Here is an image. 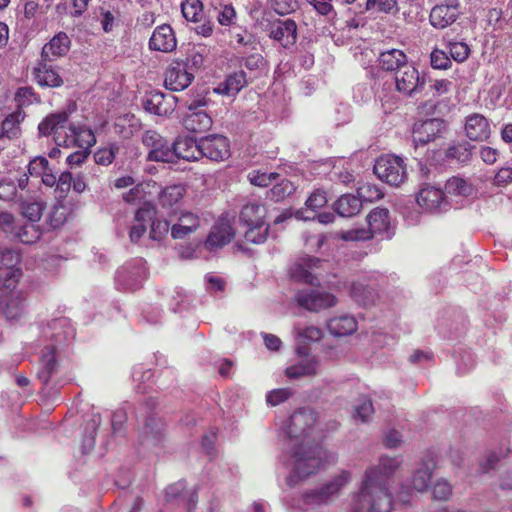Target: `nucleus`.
Returning <instances> with one entry per match:
<instances>
[{
    "instance_id": "f257e3e1",
    "label": "nucleus",
    "mask_w": 512,
    "mask_h": 512,
    "mask_svg": "<svg viewBox=\"0 0 512 512\" xmlns=\"http://www.w3.org/2000/svg\"><path fill=\"white\" fill-rule=\"evenodd\" d=\"M400 464L398 457L382 456L377 466L368 468L360 491L351 498L348 512H390L393 498L389 479Z\"/></svg>"
},
{
    "instance_id": "f03ea898",
    "label": "nucleus",
    "mask_w": 512,
    "mask_h": 512,
    "mask_svg": "<svg viewBox=\"0 0 512 512\" xmlns=\"http://www.w3.org/2000/svg\"><path fill=\"white\" fill-rule=\"evenodd\" d=\"M41 136H52L57 146L88 150L96 143L94 132L86 126H76L69 122V114L60 111L47 115L38 125Z\"/></svg>"
},
{
    "instance_id": "7ed1b4c3",
    "label": "nucleus",
    "mask_w": 512,
    "mask_h": 512,
    "mask_svg": "<svg viewBox=\"0 0 512 512\" xmlns=\"http://www.w3.org/2000/svg\"><path fill=\"white\" fill-rule=\"evenodd\" d=\"M324 450L320 443H293L290 448L292 472L287 481L290 486L316 474L323 463Z\"/></svg>"
},
{
    "instance_id": "20e7f679",
    "label": "nucleus",
    "mask_w": 512,
    "mask_h": 512,
    "mask_svg": "<svg viewBox=\"0 0 512 512\" xmlns=\"http://www.w3.org/2000/svg\"><path fill=\"white\" fill-rule=\"evenodd\" d=\"M285 431L293 443H319L322 437L318 429L317 414L308 408L295 411L290 416Z\"/></svg>"
},
{
    "instance_id": "39448f33",
    "label": "nucleus",
    "mask_w": 512,
    "mask_h": 512,
    "mask_svg": "<svg viewBox=\"0 0 512 512\" xmlns=\"http://www.w3.org/2000/svg\"><path fill=\"white\" fill-rule=\"evenodd\" d=\"M351 480V472L341 470L319 487L306 491L303 494V502L312 507L329 505L341 495Z\"/></svg>"
},
{
    "instance_id": "423d86ee",
    "label": "nucleus",
    "mask_w": 512,
    "mask_h": 512,
    "mask_svg": "<svg viewBox=\"0 0 512 512\" xmlns=\"http://www.w3.org/2000/svg\"><path fill=\"white\" fill-rule=\"evenodd\" d=\"M21 270H12L0 286V315L8 320L18 319L24 312L25 294L17 290Z\"/></svg>"
},
{
    "instance_id": "0eeeda50",
    "label": "nucleus",
    "mask_w": 512,
    "mask_h": 512,
    "mask_svg": "<svg viewBox=\"0 0 512 512\" xmlns=\"http://www.w3.org/2000/svg\"><path fill=\"white\" fill-rule=\"evenodd\" d=\"M266 209L263 205L252 202L244 205L239 214V220L247 230L244 237L253 244H262L266 241L269 225L265 223Z\"/></svg>"
},
{
    "instance_id": "6e6552de",
    "label": "nucleus",
    "mask_w": 512,
    "mask_h": 512,
    "mask_svg": "<svg viewBox=\"0 0 512 512\" xmlns=\"http://www.w3.org/2000/svg\"><path fill=\"white\" fill-rule=\"evenodd\" d=\"M368 229L355 228L341 231L339 236L344 241H364L373 238L376 234L387 233L390 225L389 210L387 208L377 207L373 209L366 217Z\"/></svg>"
},
{
    "instance_id": "1a4fd4ad",
    "label": "nucleus",
    "mask_w": 512,
    "mask_h": 512,
    "mask_svg": "<svg viewBox=\"0 0 512 512\" xmlns=\"http://www.w3.org/2000/svg\"><path fill=\"white\" fill-rule=\"evenodd\" d=\"M374 174L391 186H399L407 179L404 159L396 155L380 156L373 167Z\"/></svg>"
},
{
    "instance_id": "9d476101",
    "label": "nucleus",
    "mask_w": 512,
    "mask_h": 512,
    "mask_svg": "<svg viewBox=\"0 0 512 512\" xmlns=\"http://www.w3.org/2000/svg\"><path fill=\"white\" fill-rule=\"evenodd\" d=\"M146 278V262L142 258H136L120 267L115 279L119 289L135 291L142 287Z\"/></svg>"
},
{
    "instance_id": "9b49d317",
    "label": "nucleus",
    "mask_w": 512,
    "mask_h": 512,
    "mask_svg": "<svg viewBox=\"0 0 512 512\" xmlns=\"http://www.w3.org/2000/svg\"><path fill=\"white\" fill-rule=\"evenodd\" d=\"M390 70L394 71L398 91L407 95L422 90L426 84V72L419 71L416 66H396Z\"/></svg>"
},
{
    "instance_id": "f8f14e48",
    "label": "nucleus",
    "mask_w": 512,
    "mask_h": 512,
    "mask_svg": "<svg viewBox=\"0 0 512 512\" xmlns=\"http://www.w3.org/2000/svg\"><path fill=\"white\" fill-rule=\"evenodd\" d=\"M142 143L149 150L147 160L173 163L172 144L157 131H145L142 135Z\"/></svg>"
},
{
    "instance_id": "ddd939ff",
    "label": "nucleus",
    "mask_w": 512,
    "mask_h": 512,
    "mask_svg": "<svg viewBox=\"0 0 512 512\" xmlns=\"http://www.w3.org/2000/svg\"><path fill=\"white\" fill-rule=\"evenodd\" d=\"M156 405L157 401L153 398H149L143 405V410L147 415L140 430V439L143 443L151 445L158 444L164 435V422L155 414L150 413Z\"/></svg>"
},
{
    "instance_id": "4468645a",
    "label": "nucleus",
    "mask_w": 512,
    "mask_h": 512,
    "mask_svg": "<svg viewBox=\"0 0 512 512\" xmlns=\"http://www.w3.org/2000/svg\"><path fill=\"white\" fill-rule=\"evenodd\" d=\"M295 300L300 307L312 312L333 307L337 303L333 294L316 289L298 291Z\"/></svg>"
},
{
    "instance_id": "2eb2a0df",
    "label": "nucleus",
    "mask_w": 512,
    "mask_h": 512,
    "mask_svg": "<svg viewBox=\"0 0 512 512\" xmlns=\"http://www.w3.org/2000/svg\"><path fill=\"white\" fill-rule=\"evenodd\" d=\"M234 236L235 230L231 219L226 215H222L211 227L204 243L205 248L209 251H217L229 244Z\"/></svg>"
},
{
    "instance_id": "dca6fc26",
    "label": "nucleus",
    "mask_w": 512,
    "mask_h": 512,
    "mask_svg": "<svg viewBox=\"0 0 512 512\" xmlns=\"http://www.w3.org/2000/svg\"><path fill=\"white\" fill-rule=\"evenodd\" d=\"M200 158L224 161L230 156V143L227 137L213 134L199 140Z\"/></svg>"
},
{
    "instance_id": "f3484780",
    "label": "nucleus",
    "mask_w": 512,
    "mask_h": 512,
    "mask_svg": "<svg viewBox=\"0 0 512 512\" xmlns=\"http://www.w3.org/2000/svg\"><path fill=\"white\" fill-rule=\"evenodd\" d=\"M446 130V124L442 119L432 118L423 122L415 123L412 137L415 146L426 145L430 141L440 137Z\"/></svg>"
},
{
    "instance_id": "a211bd4d",
    "label": "nucleus",
    "mask_w": 512,
    "mask_h": 512,
    "mask_svg": "<svg viewBox=\"0 0 512 512\" xmlns=\"http://www.w3.org/2000/svg\"><path fill=\"white\" fill-rule=\"evenodd\" d=\"M322 261L315 257H303L293 264L290 268V276L298 282L310 285L318 284L317 269L321 266Z\"/></svg>"
},
{
    "instance_id": "6ab92c4d",
    "label": "nucleus",
    "mask_w": 512,
    "mask_h": 512,
    "mask_svg": "<svg viewBox=\"0 0 512 512\" xmlns=\"http://www.w3.org/2000/svg\"><path fill=\"white\" fill-rule=\"evenodd\" d=\"M196 66H171L165 72L164 85L171 91H182L194 80Z\"/></svg>"
},
{
    "instance_id": "aec40b11",
    "label": "nucleus",
    "mask_w": 512,
    "mask_h": 512,
    "mask_svg": "<svg viewBox=\"0 0 512 512\" xmlns=\"http://www.w3.org/2000/svg\"><path fill=\"white\" fill-rule=\"evenodd\" d=\"M416 201L420 207L429 212L439 211L442 206H446L442 189L427 183L421 186Z\"/></svg>"
},
{
    "instance_id": "412c9836",
    "label": "nucleus",
    "mask_w": 512,
    "mask_h": 512,
    "mask_svg": "<svg viewBox=\"0 0 512 512\" xmlns=\"http://www.w3.org/2000/svg\"><path fill=\"white\" fill-rule=\"evenodd\" d=\"M235 42L240 45L239 53L242 55L245 64H259L263 60L262 47L253 35L244 32L234 36Z\"/></svg>"
},
{
    "instance_id": "4be33fe9",
    "label": "nucleus",
    "mask_w": 512,
    "mask_h": 512,
    "mask_svg": "<svg viewBox=\"0 0 512 512\" xmlns=\"http://www.w3.org/2000/svg\"><path fill=\"white\" fill-rule=\"evenodd\" d=\"M465 133L472 141H486L491 135L488 119L480 113H472L465 119Z\"/></svg>"
},
{
    "instance_id": "5701e85b",
    "label": "nucleus",
    "mask_w": 512,
    "mask_h": 512,
    "mask_svg": "<svg viewBox=\"0 0 512 512\" xmlns=\"http://www.w3.org/2000/svg\"><path fill=\"white\" fill-rule=\"evenodd\" d=\"M173 163L179 159L197 161L200 159L199 141L191 137H178L172 143Z\"/></svg>"
},
{
    "instance_id": "b1692460",
    "label": "nucleus",
    "mask_w": 512,
    "mask_h": 512,
    "mask_svg": "<svg viewBox=\"0 0 512 512\" xmlns=\"http://www.w3.org/2000/svg\"><path fill=\"white\" fill-rule=\"evenodd\" d=\"M297 26L293 20H278L271 24L270 37L283 47H289L296 42Z\"/></svg>"
},
{
    "instance_id": "393cba45",
    "label": "nucleus",
    "mask_w": 512,
    "mask_h": 512,
    "mask_svg": "<svg viewBox=\"0 0 512 512\" xmlns=\"http://www.w3.org/2000/svg\"><path fill=\"white\" fill-rule=\"evenodd\" d=\"M200 226L199 216L190 211H181L178 222L171 227L173 239H183L195 232Z\"/></svg>"
},
{
    "instance_id": "a878e982",
    "label": "nucleus",
    "mask_w": 512,
    "mask_h": 512,
    "mask_svg": "<svg viewBox=\"0 0 512 512\" xmlns=\"http://www.w3.org/2000/svg\"><path fill=\"white\" fill-rule=\"evenodd\" d=\"M70 39L64 32L56 34L42 48V57L44 61L52 62L58 57L65 55L70 48Z\"/></svg>"
},
{
    "instance_id": "bb28decb",
    "label": "nucleus",
    "mask_w": 512,
    "mask_h": 512,
    "mask_svg": "<svg viewBox=\"0 0 512 512\" xmlns=\"http://www.w3.org/2000/svg\"><path fill=\"white\" fill-rule=\"evenodd\" d=\"M149 46L153 50L161 52L172 51L176 47V38L169 25L157 27L149 41Z\"/></svg>"
},
{
    "instance_id": "cd10ccee",
    "label": "nucleus",
    "mask_w": 512,
    "mask_h": 512,
    "mask_svg": "<svg viewBox=\"0 0 512 512\" xmlns=\"http://www.w3.org/2000/svg\"><path fill=\"white\" fill-rule=\"evenodd\" d=\"M349 295L359 306L369 307L375 304L378 293L376 289L365 281L353 282Z\"/></svg>"
},
{
    "instance_id": "c85d7f7f",
    "label": "nucleus",
    "mask_w": 512,
    "mask_h": 512,
    "mask_svg": "<svg viewBox=\"0 0 512 512\" xmlns=\"http://www.w3.org/2000/svg\"><path fill=\"white\" fill-rule=\"evenodd\" d=\"M436 468V460L432 454L427 455L421 463V467L418 468L413 474L411 485L412 488L418 492L426 490L434 469Z\"/></svg>"
},
{
    "instance_id": "c756f323",
    "label": "nucleus",
    "mask_w": 512,
    "mask_h": 512,
    "mask_svg": "<svg viewBox=\"0 0 512 512\" xmlns=\"http://www.w3.org/2000/svg\"><path fill=\"white\" fill-rule=\"evenodd\" d=\"M56 349V345L47 346L41 355L40 369L37 376L45 385L50 381L52 376L58 372L59 365L55 357Z\"/></svg>"
},
{
    "instance_id": "7c9ffc66",
    "label": "nucleus",
    "mask_w": 512,
    "mask_h": 512,
    "mask_svg": "<svg viewBox=\"0 0 512 512\" xmlns=\"http://www.w3.org/2000/svg\"><path fill=\"white\" fill-rule=\"evenodd\" d=\"M459 16L457 7L451 5L435 6L429 16L430 23L433 27L444 29L454 23Z\"/></svg>"
},
{
    "instance_id": "2f4dec72",
    "label": "nucleus",
    "mask_w": 512,
    "mask_h": 512,
    "mask_svg": "<svg viewBox=\"0 0 512 512\" xmlns=\"http://www.w3.org/2000/svg\"><path fill=\"white\" fill-rule=\"evenodd\" d=\"M333 208L341 217H352L361 211L362 201L358 194H344L335 201Z\"/></svg>"
},
{
    "instance_id": "473e14b6",
    "label": "nucleus",
    "mask_w": 512,
    "mask_h": 512,
    "mask_svg": "<svg viewBox=\"0 0 512 512\" xmlns=\"http://www.w3.org/2000/svg\"><path fill=\"white\" fill-rule=\"evenodd\" d=\"M319 361L316 357L305 358L298 363L289 366L285 370V375L290 379H299L305 376H314L317 374Z\"/></svg>"
},
{
    "instance_id": "72a5a7b5",
    "label": "nucleus",
    "mask_w": 512,
    "mask_h": 512,
    "mask_svg": "<svg viewBox=\"0 0 512 512\" xmlns=\"http://www.w3.org/2000/svg\"><path fill=\"white\" fill-rule=\"evenodd\" d=\"M327 328L335 336H347L357 330V321L351 315L336 316L328 321Z\"/></svg>"
},
{
    "instance_id": "f704fd0d",
    "label": "nucleus",
    "mask_w": 512,
    "mask_h": 512,
    "mask_svg": "<svg viewBox=\"0 0 512 512\" xmlns=\"http://www.w3.org/2000/svg\"><path fill=\"white\" fill-rule=\"evenodd\" d=\"M33 76L42 87H59L63 84L62 77L53 66H34Z\"/></svg>"
},
{
    "instance_id": "c9c22d12",
    "label": "nucleus",
    "mask_w": 512,
    "mask_h": 512,
    "mask_svg": "<svg viewBox=\"0 0 512 512\" xmlns=\"http://www.w3.org/2000/svg\"><path fill=\"white\" fill-rule=\"evenodd\" d=\"M246 83L245 73L240 71L229 75L225 81L219 83L213 91L225 96H235Z\"/></svg>"
},
{
    "instance_id": "e433bc0d",
    "label": "nucleus",
    "mask_w": 512,
    "mask_h": 512,
    "mask_svg": "<svg viewBox=\"0 0 512 512\" xmlns=\"http://www.w3.org/2000/svg\"><path fill=\"white\" fill-rule=\"evenodd\" d=\"M212 123V118L204 111L188 113L183 119L185 129L193 133L206 132Z\"/></svg>"
},
{
    "instance_id": "4c0bfd02",
    "label": "nucleus",
    "mask_w": 512,
    "mask_h": 512,
    "mask_svg": "<svg viewBox=\"0 0 512 512\" xmlns=\"http://www.w3.org/2000/svg\"><path fill=\"white\" fill-rule=\"evenodd\" d=\"M185 193L186 189L182 184L168 185L160 191L158 202L162 208L169 209L178 204Z\"/></svg>"
},
{
    "instance_id": "58836bf2",
    "label": "nucleus",
    "mask_w": 512,
    "mask_h": 512,
    "mask_svg": "<svg viewBox=\"0 0 512 512\" xmlns=\"http://www.w3.org/2000/svg\"><path fill=\"white\" fill-rule=\"evenodd\" d=\"M25 117L24 112L21 109L9 114L2 121V135L9 138H18L20 136V123Z\"/></svg>"
},
{
    "instance_id": "ea45409f",
    "label": "nucleus",
    "mask_w": 512,
    "mask_h": 512,
    "mask_svg": "<svg viewBox=\"0 0 512 512\" xmlns=\"http://www.w3.org/2000/svg\"><path fill=\"white\" fill-rule=\"evenodd\" d=\"M12 236L23 244L35 243L41 237L39 227L32 222L18 224Z\"/></svg>"
},
{
    "instance_id": "a19ab883",
    "label": "nucleus",
    "mask_w": 512,
    "mask_h": 512,
    "mask_svg": "<svg viewBox=\"0 0 512 512\" xmlns=\"http://www.w3.org/2000/svg\"><path fill=\"white\" fill-rule=\"evenodd\" d=\"M445 189L448 194L468 197L473 193V186L464 178L453 176L446 182Z\"/></svg>"
},
{
    "instance_id": "79ce46f5",
    "label": "nucleus",
    "mask_w": 512,
    "mask_h": 512,
    "mask_svg": "<svg viewBox=\"0 0 512 512\" xmlns=\"http://www.w3.org/2000/svg\"><path fill=\"white\" fill-rule=\"evenodd\" d=\"M473 146L468 142H462L450 146L446 151V158L466 164L471 160Z\"/></svg>"
},
{
    "instance_id": "37998d69",
    "label": "nucleus",
    "mask_w": 512,
    "mask_h": 512,
    "mask_svg": "<svg viewBox=\"0 0 512 512\" xmlns=\"http://www.w3.org/2000/svg\"><path fill=\"white\" fill-rule=\"evenodd\" d=\"M294 184L288 179H281L267 192L266 197L274 202H281L295 191Z\"/></svg>"
},
{
    "instance_id": "c03bdc74",
    "label": "nucleus",
    "mask_w": 512,
    "mask_h": 512,
    "mask_svg": "<svg viewBox=\"0 0 512 512\" xmlns=\"http://www.w3.org/2000/svg\"><path fill=\"white\" fill-rule=\"evenodd\" d=\"M306 2L313 7L318 15L325 17L331 24L336 25L338 23V12L332 3L320 0H306Z\"/></svg>"
},
{
    "instance_id": "a18cd8bd",
    "label": "nucleus",
    "mask_w": 512,
    "mask_h": 512,
    "mask_svg": "<svg viewBox=\"0 0 512 512\" xmlns=\"http://www.w3.org/2000/svg\"><path fill=\"white\" fill-rule=\"evenodd\" d=\"M44 209L45 203L37 199L33 201H23L21 204L23 216L32 223H36L40 220Z\"/></svg>"
},
{
    "instance_id": "49530a36",
    "label": "nucleus",
    "mask_w": 512,
    "mask_h": 512,
    "mask_svg": "<svg viewBox=\"0 0 512 512\" xmlns=\"http://www.w3.org/2000/svg\"><path fill=\"white\" fill-rule=\"evenodd\" d=\"M19 262V255L9 249H5L0 252V277H7V274L16 270L14 266Z\"/></svg>"
},
{
    "instance_id": "de8ad7c7",
    "label": "nucleus",
    "mask_w": 512,
    "mask_h": 512,
    "mask_svg": "<svg viewBox=\"0 0 512 512\" xmlns=\"http://www.w3.org/2000/svg\"><path fill=\"white\" fill-rule=\"evenodd\" d=\"M183 17L187 21L198 22L202 16L200 0H185L181 5Z\"/></svg>"
},
{
    "instance_id": "09e8293b",
    "label": "nucleus",
    "mask_w": 512,
    "mask_h": 512,
    "mask_svg": "<svg viewBox=\"0 0 512 512\" xmlns=\"http://www.w3.org/2000/svg\"><path fill=\"white\" fill-rule=\"evenodd\" d=\"M373 414L374 407L372 401L366 397L359 399L358 404L354 408L353 417L363 423H367Z\"/></svg>"
},
{
    "instance_id": "8fccbe9b",
    "label": "nucleus",
    "mask_w": 512,
    "mask_h": 512,
    "mask_svg": "<svg viewBox=\"0 0 512 512\" xmlns=\"http://www.w3.org/2000/svg\"><path fill=\"white\" fill-rule=\"evenodd\" d=\"M119 152V146L115 143L107 147L100 148L94 153V160L97 164L107 166L110 165L115 159L116 154Z\"/></svg>"
},
{
    "instance_id": "3c124183",
    "label": "nucleus",
    "mask_w": 512,
    "mask_h": 512,
    "mask_svg": "<svg viewBox=\"0 0 512 512\" xmlns=\"http://www.w3.org/2000/svg\"><path fill=\"white\" fill-rule=\"evenodd\" d=\"M447 50L449 58L458 63L465 61L470 53L469 46L464 42H450Z\"/></svg>"
},
{
    "instance_id": "603ef678",
    "label": "nucleus",
    "mask_w": 512,
    "mask_h": 512,
    "mask_svg": "<svg viewBox=\"0 0 512 512\" xmlns=\"http://www.w3.org/2000/svg\"><path fill=\"white\" fill-rule=\"evenodd\" d=\"M159 104L156 106V114L158 116H169L173 113L176 105V97L165 95L158 91Z\"/></svg>"
},
{
    "instance_id": "864d4df0",
    "label": "nucleus",
    "mask_w": 512,
    "mask_h": 512,
    "mask_svg": "<svg viewBox=\"0 0 512 512\" xmlns=\"http://www.w3.org/2000/svg\"><path fill=\"white\" fill-rule=\"evenodd\" d=\"M377 7L379 12L396 14L398 12L397 0H367L365 10Z\"/></svg>"
},
{
    "instance_id": "5fc2aeb1",
    "label": "nucleus",
    "mask_w": 512,
    "mask_h": 512,
    "mask_svg": "<svg viewBox=\"0 0 512 512\" xmlns=\"http://www.w3.org/2000/svg\"><path fill=\"white\" fill-rule=\"evenodd\" d=\"M250 183L259 186V187H267L272 182L277 181L279 178V174L272 172V173H265V172H259L254 171L249 174L248 176Z\"/></svg>"
},
{
    "instance_id": "6e6d98bb",
    "label": "nucleus",
    "mask_w": 512,
    "mask_h": 512,
    "mask_svg": "<svg viewBox=\"0 0 512 512\" xmlns=\"http://www.w3.org/2000/svg\"><path fill=\"white\" fill-rule=\"evenodd\" d=\"M170 224L164 219H154L151 223L149 237L155 241H161L169 232Z\"/></svg>"
},
{
    "instance_id": "4d7b16f0",
    "label": "nucleus",
    "mask_w": 512,
    "mask_h": 512,
    "mask_svg": "<svg viewBox=\"0 0 512 512\" xmlns=\"http://www.w3.org/2000/svg\"><path fill=\"white\" fill-rule=\"evenodd\" d=\"M406 62V55L398 49L384 51L379 56V64H406Z\"/></svg>"
},
{
    "instance_id": "13d9d810",
    "label": "nucleus",
    "mask_w": 512,
    "mask_h": 512,
    "mask_svg": "<svg viewBox=\"0 0 512 512\" xmlns=\"http://www.w3.org/2000/svg\"><path fill=\"white\" fill-rule=\"evenodd\" d=\"M15 101L19 108L28 106L34 101H39L33 88L31 87H20L15 93Z\"/></svg>"
},
{
    "instance_id": "bf43d9fd",
    "label": "nucleus",
    "mask_w": 512,
    "mask_h": 512,
    "mask_svg": "<svg viewBox=\"0 0 512 512\" xmlns=\"http://www.w3.org/2000/svg\"><path fill=\"white\" fill-rule=\"evenodd\" d=\"M432 495L433 498L437 500H448L452 495L451 484L444 479L438 480L433 486Z\"/></svg>"
},
{
    "instance_id": "052dcab7",
    "label": "nucleus",
    "mask_w": 512,
    "mask_h": 512,
    "mask_svg": "<svg viewBox=\"0 0 512 512\" xmlns=\"http://www.w3.org/2000/svg\"><path fill=\"white\" fill-rule=\"evenodd\" d=\"M357 194L361 198V201H375L379 200L383 197V193L379 188H377L374 185H363L362 187L358 188Z\"/></svg>"
},
{
    "instance_id": "680f3d73",
    "label": "nucleus",
    "mask_w": 512,
    "mask_h": 512,
    "mask_svg": "<svg viewBox=\"0 0 512 512\" xmlns=\"http://www.w3.org/2000/svg\"><path fill=\"white\" fill-rule=\"evenodd\" d=\"M185 489L186 484L184 481H178L172 485H169L165 490L167 501H182L185 498Z\"/></svg>"
},
{
    "instance_id": "e2e57ef3",
    "label": "nucleus",
    "mask_w": 512,
    "mask_h": 512,
    "mask_svg": "<svg viewBox=\"0 0 512 512\" xmlns=\"http://www.w3.org/2000/svg\"><path fill=\"white\" fill-rule=\"evenodd\" d=\"M291 395L292 391L288 388L274 389L267 394L266 401L271 406H276L289 399Z\"/></svg>"
},
{
    "instance_id": "0e129e2a",
    "label": "nucleus",
    "mask_w": 512,
    "mask_h": 512,
    "mask_svg": "<svg viewBox=\"0 0 512 512\" xmlns=\"http://www.w3.org/2000/svg\"><path fill=\"white\" fill-rule=\"evenodd\" d=\"M17 196L16 184L11 179L0 181V199L5 201L14 200Z\"/></svg>"
},
{
    "instance_id": "69168bd1",
    "label": "nucleus",
    "mask_w": 512,
    "mask_h": 512,
    "mask_svg": "<svg viewBox=\"0 0 512 512\" xmlns=\"http://www.w3.org/2000/svg\"><path fill=\"white\" fill-rule=\"evenodd\" d=\"M327 203L326 193L321 190H315L310 194L306 200V207L315 211L316 209L322 208Z\"/></svg>"
},
{
    "instance_id": "338daca9",
    "label": "nucleus",
    "mask_w": 512,
    "mask_h": 512,
    "mask_svg": "<svg viewBox=\"0 0 512 512\" xmlns=\"http://www.w3.org/2000/svg\"><path fill=\"white\" fill-rule=\"evenodd\" d=\"M49 162L45 157H36L28 164V172L31 176H41L48 171Z\"/></svg>"
},
{
    "instance_id": "774afa93",
    "label": "nucleus",
    "mask_w": 512,
    "mask_h": 512,
    "mask_svg": "<svg viewBox=\"0 0 512 512\" xmlns=\"http://www.w3.org/2000/svg\"><path fill=\"white\" fill-rule=\"evenodd\" d=\"M154 216L155 208L149 203H144V205L136 211L135 222L143 223L146 225L147 223L154 220Z\"/></svg>"
}]
</instances>
